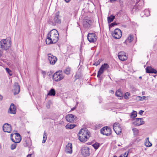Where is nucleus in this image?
I'll use <instances>...</instances> for the list:
<instances>
[{
    "mask_svg": "<svg viewBox=\"0 0 157 157\" xmlns=\"http://www.w3.org/2000/svg\"><path fill=\"white\" fill-rule=\"evenodd\" d=\"M59 33L58 31L53 29L48 34L46 42L47 44H50L56 43L59 40Z\"/></svg>",
    "mask_w": 157,
    "mask_h": 157,
    "instance_id": "nucleus-1",
    "label": "nucleus"
},
{
    "mask_svg": "<svg viewBox=\"0 0 157 157\" xmlns=\"http://www.w3.org/2000/svg\"><path fill=\"white\" fill-rule=\"evenodd\" d=\"M11 41H8L6 39H3L0 41V50L2 53L0 54V56H2L3 54L4 51H6L9 49L11 45Z\"/></svg>",
    "mask_w": 157,
    "mask_h": 157,
    "instance_id": "nucleus-2",
    "label": "nucleus"
},
{
    "mask_svg": "<svg viewBox=\"0 0 157 157\" xmlns=\"http://www.w3.org/2000/svg\"><path fill=\"white\" fill-rule=\"evenodd\" d=\"M78 139L82 142H85L90 137V132L88 131H85L82 129L78 133Z\"/></svg>",
    "mask_w": 157,
    "mask_h": 157,
    "instance_id": "nucleus-3",
    "label": "nucleus"
},
{
    "mask_svg": "<svg viewBox=\"0 0 157 157\" xmlns=\"http://www.w3.org/2000/svg\"><path fill=\"white\" fill-rule=\"evenodd\" d=\"M61 22L60 16H59V11H58L55 13V15L53 18H50L48 21V22L49 24L53 26L60 24Z\"/></svg>",
    "mask_w": 157,
    "mask_h": 157,
    "instance_id": "nucleus-4",
    "label": "nucleus"
},
{
    "mask_svg": "<svg viewBox=\"0 0 157 157\" xmlns=\"http://www.w3.org/2000/svg\"><path fill=\"white\" fill-rule=\"evenodd\" d=\"M134 2H136V5L133 6L132 10L137 11L140 10L143 6L144 4V1L143 0H133Z\"/></svg>",
    "mask_w": 157,
    "mask_h": 157,
    "instance_id": "nucleus-5",
    "label": "nucleus"
},
{
    "mask_svg": "<svg viewBox=\"0 0 157 157\" xmlns=\"http://www.w3.org/2000/svg\"><path fill=\"white\" fill-rule=\"evenodd\" d=\"M63 77L61 71H58L54 74L52 76V79L56 82H58L62 80Z\"/></svg>",
    "mask_w": 157,
    "mask_h": 157,
    "instance_id": "nucleus-6",
    "label": "nucleus"
},
{
    "mask_svg": "<svg viewBox=\"0 0 157 157\" xmlns=\"http://www.w3.org/2000/svg\"><path fill=\"white\" fill-rule=\"evenodd\" d=\"M101 134L106 136H110L111 134V128L108 126L104 127L100 130Z\"/></svg>",
    "mask_w": 157,
    "mask_h": 157,
    "instance_id": "nucleus-7",
    "label": "nucleus"
},
{
    "mask_svg": "<svg viewBox=\"0 0 157 157\" xmlns=\"http://www.w3.org/2000/svg\"><path fill=\"white\" fill-rule=\"evenodd\" d=\"M122 35L121 31L118 28L115 29L112 34L113 37L115 39H120Z\"/></svg>",
    "mask_w": 157,
    "mask_h": 157,
    "instance_id": "nucleus-8",
    "label": "nucleus"
},
{
    "mask_svg": "<svg viewBox=\"0 0 157 157\" xmlns=\"http://www.w3.org/2000/svg\"><path fill=\"white\" fill-rule=\"evenodd\" d=\"M97 37L94 33H89L87 35V39L90 43H94L97 39Z\"/></svg>",
    "mask_w": 157,
    "mask_h": 157,
    "instance_id": "nucleus-9",
    "label": "nucleus"
},
{
    "mask_svg": "<svg viewBox=\"0 0 157 157\" xmlns=\"http://www.w3.org/2000/svg\"><path fill=\"white\" fill-rule=\"evenodd\" d=\"M2 128L4 132L10 133L12 130L11 125L7 123H5L3 125Z\"/></svg>",
    "mask_w": 157,
    "mask_h": 157,
    "instance_id": "nucleus-10",
    "label": "nucleus"
},
{
    "mask_svg": "<svg viewBox=\"0 0 157 157\" xmlns=\"http://www.w3.org/2000/svg\"><path fill=\"white\" fill-rule=\"evenodd\" d=\"M48 59L51 64L54 65L57 60L56 57L51 54H48Z\"/></svg>",
    "mask_w": 157,
    "mask_h": 157,
    "instance_id": "nucleus-11",
    "label": "nucleus"
},
{
    "mask_svg": "<svg viewBox=\"0 0 157 157\" xmlns=\"http://www.w3.org/2000/svg\"><path fill=\"white\" fill-rule=\"evenodd\" d=\"M90 148L88 147H83L82 149V154L84 157L88 156L90 155Z\"/></svg>",
    "mask_w": 157,
    "mask_h": 157,
    "instance_id": "nucleus-12",
    "label": "nucleus"
},
{
    "mask_svg": "<svg viewBox=\"0 0 157 157\" xmlns=\"http://www.w3.org/2000/svg\"><path fill=\"white\" fill-rule=\"evenodd\" d=\"M20 91V87L18 82H15L13 92L14 95L18 94Z\"/></svg>",
    "mask_w": 157,
    "mask_h": 157,
    "instance_id": "nucleus-13",
    "label": "nucleus"
},
{
    "mask_svg": "<svg viewBox=\"0 0 157 157\" xmlns=\"http://www.w3.org/2000/svg\"><path fill=\"white\" fill-rule=\"evenodd\" d=\"M76 118V117H75L73 115L71 114L67 115L65 117V118L67 121L70 123L74 122L75 120V118Z\"/></svg>",
    "mask_w": 157,
    "mask_h": 157,
    "instance_id": "nucleus-14",
    "label": "nucleus"
},
{
    "mask_svg": "<svg viewBox=\"0 0 157 157\" xmlns=\"http://www.w3.org/2000/svg\"><path fill=\"white\" fill-rule=\"evenodd\" d=\"M72 144L70 143H68L66 145L65 152L66 153L71 154L72 152Z\"/></svg>",
    "mask_w": 157,
    "mask_h": 157,
    "instance_id": "nucleus-15",
    "label": "nucleus"
},
{
    "mask_svg": "<svg viewBox=\"0 0 157 157\" xmlns=\"http://www.w3.org/2000/svg\"><path fill=\"white\" fill-rule=\"evenodd\" d=\"M16 107L13 103L11 104L9 108L8 112L11 114H15L16 113Z\"/></svg>",
    "mask_w": 157,
    "mask_h": 157,
    "instance_id": "nucleus-16",
    "label": "nucleus"
},
{
    "mask_svg": "<svg viewBox=\"0 0 157 157\" xmlns=\"http://www.w3.org/2000/svg\"><path fill=\"white\" fill-rule=\"evenodd\" d=\"M146 72L148 73L156 74L157 71L151 67H147L146 68Z\"/></svg>",
    "mask_w": 157,
    "mask_h": 157,
    "instance_id": "nucleus-17",
    "label": "nucleus"
},
{
    "mask_svg": "<svg viewBox=\"0 0 157 157\" xmlns=\"http://www.w3.org/2000/svg\"><path fill=\"white\" fill-rule=\"evenodd\" d=\"M91 22V21L90 20L84 19L83 22V26L86 28L89 27L90 26Z\"/></svg>",
    "mask_w": 157,
    "mask_h": 157,
    "instance_id": "nucleus-18",
    "label": "nucleus"
},
{
    "mask_svg": "<svg viewBox=\"0 0 157 157\" xmlns=\"http://www.w3.org/2000/svg\"><path fill=\"white\" fill-rule=\"evenodd\" d=\"M142 118H137L136 119L135 124L137 126H140V125L144 124V122L142 121Z\"/></svg>",
    "mask_w": 157,
    "mask_h": 157,
    "instance_id": "nucleus-19",
    "label": "nucleus"
},
{
    "mask_svg": "<svg viewBox=\"0 0 157 157\" xmlns=\"http://www.w3.org/2000/svg\"><path fill=\"white\" fill-rule=\"evenodd\" d=\"M15 143H20L21 140V135L18 133H15Z\"/></svg>",
    "mask_w": 157,
    "mask_h": 157,
    "instance_id": "nucleus-20",
    "label": "nucleus"
},
{
    "mask_svg": "<svg viewBox=\"0 0 157 157\" xmlns=\"http://www.w3.org/2000/svg\"><path fill=\"white\" fill-rule=\"evenodd\" d=\"M113 129L117 134L120 135L121 132V129L120 126H117Z\"/></svg>",
    "mask_w": 157,
    "mask_h": 157,
    "instance_id": "nucleus-21",
    "label": "nucleus"
},
{
    "mask_svg": "<svg viewBox=\"0 0 157 157\" xmlns=\"http://www.w3.org/2000/svg\"><path fill=\"white\" fill-rule=\"evenodd\" d=\"M56 94V92L55 90L52 88L49 91L48 95L53 96L55 95Z\"/></svg>",
    "mask_w": 157,
    "mask_h": 157,
    "instance_id": "nucleus-22",
    "label": "nucleus"
},
{
    "mask_svg": "<svg viewBox=\"0 0 157 157\" xmlns=\"http://www.w3.org/2000/svg\"><path fill=\"white\" fill-rule=\"evenodd\" d=\"M115 18V17L113 15H111L110 16L108 17H107L108 23H110L112 22Z\"/></svg>",
    "mask_w": 157,
    "mask_h": 157,
    "instance_id": "nucleus-23",
    "label": "nucleus"
},
{
    "mask_svg": "<svg viewBox=\"0 0 157 157\" xmlns=\"http://www.w3.org/2000/svg\"><path fill=\"white\" fill-rule=\"evenodd\" d=\"M109 67V66L107 63H105L102 64L100 67L104 71H105L106 69L108 68Z\"/></svg>",
    "mask_w": 157,
    "mask_h": 157,
    "instance_id": "nucleus-24",
    "label": "nucleus"
},
{
    "mask_svg": "<svg viewBox=\"0 0 157 157\" xmlns=\"http://www.w3.org/2000/svg\"><path fill=\"white\" fill-rule=\"evenodd\" d=\"M115 94L117 97H121L123 96V94L121 89H118L116 92Z\"/></svg>",
    "mask_w": 157,
    "mask_h": 157,
    "instance_id": "nucleus-25",
    "label": "nucleus"
},
{
    "mask_svg": "<svg viewBox=\"0 0 157 157\" xmlns=\"http://www.w3.org/2000/svg\"><path fill=\"white\" fill-rule=\"evenodd\" d=\"M133 37L131 35H130L125 41V43L128 42V43H130L133 40Z\"/></svg>",
    "mask_w": 157,
    "mask_h": 157,
    "instance_id": "nucleus-26",
    "label": "nucleus"
},
{
    "mask_svg": "<svg viewBox=\"0 0 157 157\" xmlns=\"http://www.w3.org/2000/svg\"><path fill=\"white\" fill-rule=\"evenodd\" d=\"M104 71L100 67L98 72L97 77L98 78H100L101 75L104 72Z\"/></svg>",
    "mask_w": 157,
    "mask_h": 157,
    "instance_id": "nucleus-27",
    "label": "nucleus"
},
{
    "mask_svg": "<svg viewBox=\"0 0 157 157\" xmlns=\"http://www.w3.org/2000/svg\"><path fill=\"white\" fill-rule=\"evenodd\" d=\"M137 115V113L136 111H133L131 113L130 115V118H134L136 117Z\"/></svg>",
    "mask_w": 157,
    "mask_h": 157,
    "instance_id": "nucleus-28",
    "label": "nucleus"
},
{
    "mask_svg": "<svg viewBox=\"0 0 157 157\" xmlns=\"http://www.w3.org/2000/svg\"><path fill=\"white\" fill-rule=\"evenodd\" d=\"M76 126L75 124H68L66 125V128L67 129H71L74 128Z\"/></svg>",
    "mask_w": 157,
    "mask_h": 157,
    "instance_id": "nucleus-29",
    "label": "nucleus"
},
{
    "mask_svg": "<svg viewBox=\"0 0 157 157\" xmlns=\"http://www.w3.org/2000/svg\"><path fill=\"white\" fill-rule=\"evenodd\" d=\"M118 57L119 59H120L122 61H124L126 60L127 58V56L124 57V56H118Z\"/></svg>",
    "mask_w": 157,
    "mask_h": 157,
    "instance_id": "nucleus-30",
    "label": "nucleus"
},
{
    "mask_svg": "<svg viewBox=\"0 0 157 157\" xmlns=\"http://www.w3.org/2000/svg\"><path fill=\"white\" fill-rule=\"evenodd\" d=\"M47 139V134L45 132V131H44V135H43V140L42 142V143H44L45 142Z\"/></svg>",
    "mask_w": 157,
    "mask_h": 157,
    "instance_id": "nucleus-31",
    "label": "nucleus"
},
{
    "mask_svg": "<svg viewBox=\"0 0 157 157\" xmlns=\"http://www.w3.org/2000/svg\"><path fill=\"white\" fill-rule=\"evenodd\" d=\"M92 146L95 150H97L100 146V144L98 143H96Z\"/></svg>",
    "mask_w": 157,
    "mask_h": 157,
    "instance_id": "nucleus-32",
    "label": "nucleus"
},
{
    "mask_svg": "<svg viewBox=\"0 0 157 157\" xmlns=\"http://www.w3.org/2000/svg\"><path fill=\"white\" fill-rule=\"evenodd\" d=\"M147 142H146V143L145 144V145L147 147H150L152 146V144L149 141L148 138H147Z\"/></svg>",
    "mask_w": 157,
    "mask_h": 157,
    "instance_id": "nucleus-33",
    "label": "nucleus"
},
{
    "mask_svg": "<svg viewBox=\"0 0 157 157\" xmlns=\"http://www.w3.org/2000/svg\"><path fill=\"white\" fill-rule=\"evenodd\" d=\"M147 142H146V143L145 144V145L147 147H150L152 146V144L149 141L148 138H147Z\"/></svg>",
    "mask_w": 157,
    "mask_h": 157,
    "instance_id": "nucleus-34",
    "label": "nucleus"
},
{
    "mask_svg": "<svg viewBox=\"0 0 157 157\" xmlns=\"http://www.w3.org/2000/svg\"><path fill=\"white\" fill-rule=\"evenodd\" d=\"M142 13H144V15H146V17H147L149 15L150 12L147 10H145L144 12Z\"/></svg>",
    "mask_w": 157,
    "mask_h": 157,
    "instance_id": "nucleus-35",
    "label": "nucleus"
},
{
    "mask_svg": "<svg viewBox=\"0 0 157 157\" xmlns=\"http://www.w3.org/2000/svg\"><path fill=\"white\" fill-rule=\"evenodd\" d=\"M134 135H137L138 133V130L136 128H133L132 129Z\"/></svg>",
    "mask_w": 157,
    "mask_h": 157,
    "instance_id": "nucleus-36",
    "label": "nucleus"
},
{
    "mask_svg": "<svg viewBox=\"0 0 157 157\" xmlns=\"http://www.w3.org/2000/svg\"><path fill=\"white\" fill-rule=\"evenodd\" d=\"M5 69L6 72L9 74L10 76H12V74L11 73L12 71L9 68H6Z\"/></svg>",
    "mask_w": 157,
    "mask_h": 157,
    "instance_id": "nucleus-37",
    "label": "nucleus"
},
{
    "mask_svg": "<svg viewBox=\"0 0 157 157\" xmlns=\"http://www.w3.org/2000/svg\"><path fill=\"white\" fill-rule=\"evenodd\" d=\"M118 56H124V57L127 56L125 54V52H124L123 51H122V52H119L118 53Z\"/></svg>",
    "mask_w": 157,
    "mask_h": 157,
    "instance_id": "nucleus-38",
    "label": "nucleus"
},
{
    "mask_svg": "<svg viewBox=\"0 0 157 157\" xmlns=\"http://www.w3.org/2000/svg\"><path fill=\"white\" fill-rule=\"evenodd\" d=\"M130 93L128 92H126L124 94V98L125 99H127L128 98V96H130Z\"/></svg>",
    "mask_w": 157,
    "mask_h": 157,
    "instance_id": "nucleus-39",
    "label": "nucleus"
},
{
    "mask_svg": "<svg viewBox=\"0 0 157 157\" xmlns=\"http://www.w3.org/2000/svg\"><path fill=\"white\" fill-rule=\"evenodd\" d=\"M64 72L66 74L69 75L70 73V70L69 68H67L64 70Z\"/></svg>",
    "mask_w": 157,
    "mask_h": 157,
    "instance_id": "nucleus-40",
    "label": "nucleus"
},
{
    "mask_svg": "<svg viewBox=\"0 0 157 157\" xmlns=\"http://www.w3.org/2000/svg\"><path fill=\"white\" fill-rule=\"evenodd\" d=\"M16 147V144H12L11 146V149L12 150H13L15 149Z\"/></svg>",
    "mask_w": 157,
    "mask_h": 157,
    "instance_id": "nucleus-41",
    "label": "nucleus"
},
{
    "mask_svg": "<svg viewBox=\"0 0 157 157\" xmlns=\"http://www.w3.org/2000/svg\"><path fill=\"white\" fill-rule=\"evenodd\" d=\"M81 77V75L80 74H78V73H76L75 77L76 78V79H77Z\"/></svg>",
    "mask_w": 157,
    "mask_h": 157,
    "instance_id": "nucleus-42",
    "label": "nucleus"
},
{
    "mask_svg": "<svg viewBox=\"0 0 157 157\" xmlns=\"http://www.w3.org/2000/svg\"><path fill=\"white\" fill-rule=\"evenodd\" d=\"M119 126V124L118 123H115L113 124V129L114 128L117 127V126Z\"/></svg>",
    "mask_w": 157,
    "mask_h": 157,
    "instance_id": "nucleus-43",
    "label": "nucleus"
},
{
    "mask_svg": "<svg viewBox=\"0 0 157 157\" xmlns=\"http://www.w3.org/2000/svg\"><path fill=\"white\" fill-rule=\"evenodd\" d=\"M117 25V23L115 22H114L113 23H111L110 25H109V26L111 27H113L114 26H115V25Z\"/></svg>",
    "mask_w": 157,
    "mask_h": 157,
    "instance_id": "nucleus-44",
    "label": "nucleus"
},
{
    "mask_svg": "<svg viewBox=\"0 0 157 157\" xmlns=\"http://www.w3.org/2000/svg\"><path fill=\"white\" fill-rule=\"evenodd\" d=\"M138 98H140V99H139V100L143 101L145 100L146 97L145 96H143L142 97H140V96L138 97Z\"/></svg>",
    "mask_w": 157,
    "mask_h": 157,
    "instance_id": "nucleus-45",
    "label": "nucleus"
},
{
    "mask_svg": "<svg viewBox=\"0 0 157 157\" xmlns=\"http://www.w3.org/2000/svg\"><path fill=\"white\" fill-rule=\"evenodd\" d=\"M25 144H24V146L25 147H29L30 146V144L29 143H27L26 141H25Z\"/></svg>",
    "mask_w": 157,
    "mask_h": 157,
    "instance_id": "nucleus-46",
    "label": "nucleus"
},
{
    "mask_svg": "<svg viewBox=\"0 0 157 157\" xmlns=\"http://www.w3.org/2000/svg\"><path fill=\"white\" fill-rule=\"evenodd\" d=\"M100 63V62H99V61L95 62L94 64L93 65L95 66H97L98 65H99Z\"/></svg>",
    "mask_w": 157,
    "mask_h": 157,
    "instance_id": "nucleus-47",
    "label": "nucleus"
},
{
    "mask_svg": "<svg viewBox=\"0 0 157 157\" xmlns=\"http://www.w3.org/2000/svg\"><path fill=\"white\" fill-rule=\"evenodd\" d=\"M42 74L43 75L44 78L45 75H46V72L44 71H42Z\"/></svg>",
    "mask_w": 157,
    "mask_h": 157,
    "instance_id": "nucleus-48",
    "label": "nucleus"
},
{
    "mask_svg": "<svg viewBox=\"0 0 157 157\" xmlns=\"http://www.w3.org/2000/svg\"><path fill=\"white\" fill-rule=\"evenodd\" d=\"M128 155V152H126L124 153V154L122 156H123V157H127Z\"/></svg>",
    "mask_w": 157,
    "mask_h": 157,
    "instance_id": "nucleus-49",
    "label": "nucleus"
},
{
    "mask_svg": "<svg viewBox=\"0 0 157 157\" xmlns=\"http://www.w3.org/2000/svg\"><path fill=\"white\" fill-rule=\"evenodd\" d=\"M13 135V134H10V138L13 142H15V140L12 138Z\"/></svg>",
    "mask_w": 157,
    "mask_h": 157,
    "instance_id": "nucleus-50",
    "label": "nucleus"
},
{
    "mask_svg": "<svg viewBox=\"0 0 157 157\" xmlns=\"http://www.w3.org/2000/svg\"><path fill=\"white\" fill-rule=\"evenodd\" d=\"M119 2L121 6H122L123 5V1L122 0H120Z\"/></svg>",
    "mask_w": 157,
    "mask_h": 157,
    "instance_id": "nucleus-51",
    "label": "nucleus"
},
{
    "mask_svg": "<svg viewBox=\"0 0 157 157\" xmlns=\"http://www.w3.org/2000/svg\"><path fill=\"white\" fill-rule=\"evenodd\" d=\"M52 72L51 71H50V72H48L47 73V74L48 75V76H50L52 74Z\"/></svg>",
    "mask_w": 157,
    "mask_h": 157,
    "instance_id": "nucleus-52",
    "label": "nucleus"
},
{
    "mask_svg": "<svg viewBox=\"0 0 157 157\" xmlns=\"http://www.w3.org/2000/svg\"><path fill=\"white\" fill-rule=\"evenodd\" d=\"M144 111L141 110H140L139 112V114L140 115H142L143 112H144Z\"/></svg>",
    "mask_w": 157,
    "mask_h": 157,
    "instance_id": "nucleus-53",
    "label": "nucleus"
},
{
    "mask_svg": "<svg viewBox=\"0 0 157 157\" xmlns=\"http://www.w3.org/2000/svg\"><path fill=\"white\" fill-rule=\"evenodd\" d=\"M3 96L0 94V101H2L3 99Z\"/></svg>",
    "mask_w": 157,
    "mask_h": 157,
    "instance_id": "nucleus-54",
    "label": "nucleus"
},
{
    "mask_svg": "<svg viewBox=\"0 0 157 157\" xmlns=\"http://www.w3.org/2000/svg\"><path fill=\"white\" fill-rule=\"evenodd\" d=\"M31 155H32V154H28L27 155V157H31Z\"/></svg>",
    "mask_w": 157,
    "mask_h": 157,
    "instance_id": "nucleus-55",
    "label": "nucleus"
},
{
    "mask_svg": "<svg viewBox=\"0 0 157 157\" xmlns=\"http://www.w3.org/2000/svg\"><path fill=\"white\" fill-rule=\"evenodd\" d=\"M75 109V107H73L71 109V110L73 111V110H74Z\"/></svg>",
    "mask_w": 157,
    "mask_h": 157,
    "instance_id": "nucleus-56",
    "label": "nucleus"
},
{
    "mask_svg": "<svg viewBox=\"0 0 157 157\" xmlns=\"http://www.w3.org/2000/svg\"><path fill=\"white\" fill-rule=\"evenodd\" d=\"M66 2H70V0H64Z\"/></svg>",
    "mask_w": 157,
    "mask_h": 157,
    "instance_id": "nucleus-57",
    "label": "nucleus"
},
{
    "mask_svg": "<svg viewBox=\"0 0 157 157\" xmlns=\"http://www.w3.org/2000/svg\"><path fill=\"white\" fill-rule=\"evenodd\" d=\"M101 78L100 77V78H98V80L100 82H101Z\"/></svg>",
    "mask_w": 157,
    "mask_h": 157,
    "instance_id": "nucleus-58",
    "label": "nucleus"
},
{
    "mask_svg": "<svg viewBox=\"0 0 157 157\" xmlns=\"http://www.w3.org/2000/svg\"><path fill=\"white\" fill-rule=\"evenodd\" d=\"M119 157H123V156L122 155H121L119 156Z\"/></svg>",
    "mask_w": 157,
    "mask_h": 157,
    "instance_id": "nucleus-59",
    "label": "nucleus"
},
{
    "mask_svg": "<svg viewBox=\"0 0 157 157\" xmlns=\"http://www.w3.org/2000/svg\"><path fill=\"white\" fill-rule=\"evenodd\" d=\"M139 78H140V79H141L142 78V77L141 76H140L139 77Z\"/></svg>",
    "mask_w": 157,
    "mask_h": 157,
    "instance_id": "nucleus-60",
    "label": "nucleus"
},
{
    "mask_svg": "<svg viewBox=\"0 0 157 157\" xmlns=\"http://www.w3.org/2000/svg\"><path fill=\"white\" fill-rule=\"evenodd\" d=\"M2 53V52L0 50V54H1Z\"/></svg>",
    "mask_w": 157,
    "mask_h": 157,
    "instance_id": "nucleus-61",
    "label": "nucleus"
},
{
    "mask_svg": "<svg viewBox=\"0 0 157 157\" xmlns=\"http://www.w3.org/2000/svg\"><path fill=\"white\" fill-rule=\"evenodd\" d=\"M114 157H117V156H114Z\"/></svg>",
    "mask_w": 157,
    "mask_h": 157,
    "instance_id": "nucleus-62",
    "label": "nucleus"
},
{
    "mask_svg": "<svg viewBox=\"0 0 157 157\" xmlns=\"http://www.w3.org/2000/svg\"><path fill=\"white\" fill-rule=\"evenodd\" d=\"M47 107L48 108H49V107H48V106H47Z\"/></svg>",
    "mask_w": 157,
    "mask_h": 157,
    "instance_id": "nucleus-63",
    "label": "nucleus"
}]
</instances>
